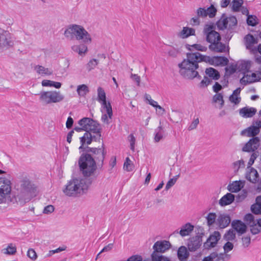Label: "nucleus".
Wrapping results in <instances>:
<instances>
[{
    "mask_svg": "<svg viewBox=\"0 0 261 261\" xmlns=\"http://www.w3.org/2000/svg\"><path fill=\"white\" fill-rule=\"evenodd\" d=\"M202 236L197 235L189 239L188 247L191 252L195 251L201 246L202 241Z\"/></svg>",
    "mask_w": 261,
    "mask_h": 261,
    "instance_id": "a211bd4d",
    "label": "nucleus"
},
{
    "mask_svg": "<svg viewBox=\"0 0 261 261\" xmlns=\"http://www.w3.org/2000/svg\"><path fill=\"white\" fill-rule=\"evenodd\" d=\"M213 101L214 102L220 101V108L223 107L224 106V101L223 98V95L221 93H217L214 95L213 97Z\"/></svg>",
    "mask_w": 261,
    "mask_h": 261,
    "instance_id": "a18cd8bd",
    "label": "nucleus"
},
{
    "mask_svg": "<svg viewBox=\"0 0 261 261\" xmlns=\"http://www.w3.org/2000/svg\"><path fill=\"white\" fill-rule=\"evenodd\" d=\"M55 208L52 205H48L45 206L43 210L44 214H50L54 211Z\"/></svg>",
    "mask_w": 261,
    "mask_h": 261,
    "instance_id": "0e129e2a",
    "label": "nucleus"
},
{
    "mask_svg": "<svg viewBox=\"0 0 261 261\" xmlns=\"http://www.w3.org/2000/svg\"><path fill=\"white\" fill-rule=\"evenodd\" d=\"M217 11V9L213 5H211L210 7L206 9V15L208 16L210 18L214 17L216 15Z\"/></svg>",
    "mask_w": 261,
    "mask_h": 261,
    "instance_id": "37998d69",
    "label": "nucleus"
},
{
    "mask_svg": "<svg viewBox=\"0 0 261 261\" xmlns=\"http://www.w3.org/2000/svg\"><path fill=\"white\" fill-rule=\"evenodd\" d=\"M234 195L230 193H227L224 195L219 201V204L224 206L231 204L234 200Z\"/></svg>",
    "mask_w": 261,
    "mask_h": 261,
    "instance_id": "b1692460",
    "label": "nucleus"
},
{
    "mask_svg": "<svg viewBox=\"0 0 261 261\" xmlns=\"http://www.w3.org/2000/svg\"><path fill=\"white\" fill-rule=\"evenodd\" d=\"M221 235L219 231H215L210 235L206 242L203 244V247L206 249H210L216 246L218 241L220 239Z\"/></svg>",
    "mask_w": 261,
    "mask_h": 261,
    "instance_id": "f3484780",
    "label": "nucleus"
},
{
    "mask_svg": "<svg viewBox=\"0 0 261 261\" xmlns=\"http://www.w3.org/2000/svg\"><path fill=\"white\" fill-rule=\"evenodd\" d=\"M65 36L68 39L81 41L84 44H90L92 42L90 34L83 27L71 24L64 31Z\"/></svg>",
    "mask_w": 261,
    "mask_h": 261,
    "instance_id": "20e7f679",
    "label": "nucleus"
},
{
    "mask_svg": "<svg viewBox=\"0 0 261 261\" xmlns=\"http://www.w3.org/2000/svg\"><path fill=\"white\" fill-rule=\"evenodd\" d=\"M0 50L8 49L14 45V40L11 35L8 32L0 34Z\"/></svg>",
    "mask_w": 261,
    "mask_h": 261,
    "instance_id": "4468645a",
    "label": "nucleus"
},
{
    "mask_svg": "<svg viewBox=\"0 0 261 261\" xmlns=\"http://www.w3.org/2000/svg\"><path fill=\"white\" fill-rule=\"evenodd\" d=\"M98 60L95 59H91L87 64L86 67L87 70L90 71L94 69L98 64Z\"/></svg>",
    "mask_w": 261,
    "mask_h": 261,
    "instance_id": "c03bdc74",
    "label": "nucleus"
},
{
    "mask_svg": "<svg viewBox=\"0 0 261 261\" xmlns=\"http://www.w3.org/2000/svg\"><path fill=\"white\" fill-rule=\"evenodd\" d=\"M200 57L198 52L187 53L186 59L178 65L180 74L187 79L192 80L195 77L200 79L201 76L197 70L199 68L198 63L201 62L202 60Z\"/></svg>",
    "mask_w": 261,
    "mask_h": 261,
    "instance_id": "f257e3e1",
    "label": "nucleus"
},
{
    "mask_svg": "<svg viewBox=\"0 0 261 261\" xmlns=\"http://www.w3.org/2000/svg\"><path fill=\"white\" fill-rule=\"evenodd\" d=\"M256 113V109L254 108L244 107L239 110L240 115L244 118L253 117Z\"/></svg>",
    "mask_w": 261,
    "mask_h": 261,
    "instance_id": "5701e85b",
    "label": "nucleus"
},
{
    "mask_svg": "<svg viewBox=\"0 0 261 261\" xmlns=\"http://www.w3.org/2000/svg\"><path fill=\"white\" fill-rule=\"evenodd\" d=\"M223 259V254H218L216 252L211 253L208 256L204 257L202 261H220Z\"/></svg>",
    "mask_w": 261,
    "mask_h": 261,
    "instance_id": "c756f323",
    "label": "nucleus"
},
{
    "mask_svg": "<svg viewBox=\"0 0 261 261\" xmlns=\"http://www.w3.org/2000/svg\"><path fill=\"white\" fill-rule=\"evenodd\" d=\"M40 101L45 105L57 103L62 101L64 96L59 91H42L39 94Z\"/></svg>",
    "mask_w": 261,
    "mask_h": 261,
    "instance_id": "6e6552de",
    "label": "nucleus"
},
{
    "mask_svg": "<svg viewBox=\"0 0 261 261\" xmlns=\"http://www.w3.org/2000/svg\"><path fill=\"white\" fill-rule=\"evenodd\" d=\"M213 25H210L204 29L206 34V40L210 43L209 49L215 53H224L226 51V45L221 42V37L219 33L213 29Z\"/></svg>",
    "mask_w": 261,
    "mask_h": 261,
    "instance_id": "7ed1b4c3",
    "label": "nucleus"
},
{
    "mask_svg": "<svg viewBox=\"0 0 261 261\" xmlns=\"http://www.w3.org/2000/svg\"><path fill=\"white\" fill-rule=\"evenodd\" d=\"M76 92L80 97H85L89 93V89L88 87L85 84L79 85L77 87Z\"/></svg>",
    "mask_w": 261,
    "mask_h": 261,
    "instance_id": "473e14b6",
    "label": "nucleus"
},
{
    "mask_svg": "<svg viewBox=\"0 0 261 261\" xmlns=\"http://www.w3.org/2000/svg\"><path fill=\"white\" fill-rule=\"evenodd\" d=\"M127 261H142V258L139 255H133L127 259Z\"/></svg>",
    "mask_w": 261,
    "mask_h": 261,
    "instance_id": "774afa93",
    "label": "nucleus"
},
{
    "mask_svg": "<svg viewBox=\"0 0 261 261\" xmlns=\"http://www.w3.org/2000/svg\"><path fill=\"white\" fill-rule=\"evenodd\" d=\"M250 226H251L250 230H251V233L253 234H256L258 233L261 230L260 228H258V227H256V224L255 223L254 224L250 225Z\"/></svg>",
    "mask_w": 261,
    "mask_h": 261,
    "instance_id": "680f3d73",
    "label": "nucleus"
},
{
    "mask_svg": "<svg viewBox=\"0 0 261 261\" xmlns=\"http://www.w3.org/2000/svg\"><path fill=\"white\" fill-rule=\"evenodd\" d=\"M3 253L7 254L13 255L16 252V248L13 244H10L7 248L3 250Z\"/></svg>",
    "mask_w": 261,
    "mask_h": 261,
    "instance_id": "58836bf2",
    "label": "nucleus"
},
{
    "mask_svg": "<svg viewBox=\"0 0 261 261\" xmlns=\"http://www.w3.org/2000/svg\"><path fill=\"white\" fill-rule=\"evenodd\" d=\"M216 214L214 213H210L206 217L207 225L210 226H212L216 221Z\"/></svg>",
    "mask_w": 261,
    "mask_h": 261,
    "instance_id": "79ce46f5",
    "label": "nucleus"
},
{
    "mask_svg": "<svg viewBox=\"0 0 261 261\" xmlns=\"http://www.w3.org/2000/svg\"><path fill=\"white\" fill-rule=\"evenodd\" d=\"M163 138V130L162 126H159L155 129V136L154 138L155 142H159Z\"/></svg>",
    "mask_w": 261,
    "mask_h": 261,
    "instance_id": "c9c22d12",
    "label": "nucleus"
},
{
    "mask_svg": "<svg viewBox=\"0 0 261 261\" xmlns=\"http://www.w3.org/2000/svg\"><path fill=\"white\" fill-rule=\"evenodd\" d=\"M130 79L136 83L138 86H140L141 82V78L140 76L137 74L131 73Z\"/></svg>",
    "mask_w": 261,
    "mask_h": 261,
    "instance_id": "13d9d810",
    "label": "nucleus"
},
{
    "mask_svg": "<svg viewBox=\"0 0 261 261\" xmlns=\"http://www.w3.org/2000/svg\"><path fill=\"white\" fill-rule=\"evenodd\" d=\"M200 58H201V62L204 61L208 63L211 65L214 66H225L228 63V60L225 57L215 56L211 57L210 56H203L200 53Z\"/></svg>",
    "mask_w": 261,
    "mask_h": 261,
    "instance_id": "9b49d317",
    "label": "nucleus"
},
{
    "mask_svg": "<svg viewBox=\"0 0 261 261\" xmlns=\"http://www.w3.org/2000/svg\"><path fill=\"white\" fill-rule=\"evenodd\" d=\"M248 192L245 189L243 190L237 196V202L243 201L247 196Z\"/></svg>",
    "mask_w": 261,
    "mask_h": 261,
    "instance_id": "8fccbe9b",
    "label": "nucleus"
},
{
    "mask_svg": "<svg viewBox=\"0 0 261 261\" xmlns=\"http://www.w3.org/2000/svg\"><path fill=\"white\" fill-rule=\"evenodd\" d=\"M170 247L171 244L169 241H161L156 242L153 246V249L155 251L164 253L169 249Z\"/></svg>",
    "mask_w": 261,
    "mask_h": 261,
    "instance_id": "6ab92c4d",
    "label": "nucleus"
},
{
    "mask_svg": "<svg viewBox=\"0 0 261 261\" xmlns=\"http://www.w3.org/2000/svg\"><path fill=\"white\" fill-rule=\"evenodd\" d=\"M85 145L84 146H85ZM82 151H85L86 152H91L93 159L100 162L101 166H102L103 164V161L106 154V151L104 147V145L102 144L101 148H91L88 146H84V148L80 149Z\"/></svg>",
    "mask_w": 261,
    "mask_h": 261,
    "instance_id": "9d476101",
    "label": "nucleus"
},
{
    "mask_svg": "<svg viewBox=\"0 0 261 261\" xmlns=\"http://www.w3.org/2000/svg\"><path fill=\"white\" fill-rule=\"evenodd\" d=\"M259 70L256 73H252L250 75L254 82L259 81L261 80V67Z\"/></svg>",
    "mask_w": 261,
    "mask_h": 261,
    "instance_id": "864d4df0",
    "label": "nucleus"
},
{
    "mask_svg": "<svg viewBox=\"0 0 261 261\" xmlns=\"http://www.w3.org/2000/svg\"><path fill=\"white\" fill-rule=\"evenodd\" d=\"M195 31L193 28L184 27L182 30L179 33V36L181 38H186L192 35H194Z\"/></svg>",
    "mask_w": 261,
    "mask_h": 261,
    "instance_id": "c85d7f7f",
    "label": "nucleus"
},
{
    "mask_svg": "<svg viewBox=\"0 0 261 261\" xmlns=\"http://www.w3.org/2000/svg\"><path fill=\"white\" fill-rule=\"evenodd\" d=\"M123 168L127 171H131L133 169V165L132 164V161L128 157L126 158L125 161L124 163Z\"/></svg>",
    "mask_w": 261,
    "mask_h": 261,
    "instance_id": "de8ad7c7",
    "label": "nucleus"
},
{
    "mask_svg": "<svg viewBox=\"0 0 261 261\" xmlns=\"http://www.w3.org/2000/svg\"><path fill=\"white\" fill-rule=\"evenodd\" d=\"M179 175L175 176L174 178H171L167 183L165 189L166 190H169L172 187L176 182L177 179Z\"/></svg>",
    "mask_w": 261,
    "mask_h": 261,
    "instance_id": "603ef678",
    "label": "nucleus"
},
{
    "mask_svg": "<svg viewBox=\"0 0 261 261\" xmlns=\"http://www.w3.org/2000/svg\"><path fill=\"white\" fill-rule=\"evenodd\" d=\"M194 226L190 223H187L181 227L179 233L182 237L188 236L193 230Z\"/></svg>",
    "mask_w": 261,
    "mask_h": 261,
    "instance_id": "cd10ccee",
    "label": "nucleus"
},
{
    "mask_svg": "<svg viewBox=\"0 0 261 261\" xmlns=\"http://www.w3.org/2000/svg\"><path fill=\"white\" fill-rule=\"evenodd\" d=\"M231 226L240 235L244 234L246 231V225L241 220H233L231 223Z\"/></svg>",
    "mask_w": 261,
    "mask_h": 261,
    "instance_id": "aec40b11",
    "label": "nucleus"
},
{
    "mask_svg": "<svg viewBox=\"0 0 261 261\" xmlns=\"http://www.w3.org/2000/svg\"><path fill=\"white\" fill-rule=\"evenodd\" d=\"M189 253L187 248L184 246H180L177 250V257L180 261H182L188 258Z\"/></svg>",
    "mask_w": 261,
    "mask_h": 261,
    "instance_id": "bb28decb",
    "label": "nucleus"
},
{
    "mask_svg": "<svg viewBox=\"0 0 261 261\" xmlns=\"http://www.w3.org/2000/svg\"><path fill=\"white\" fill-rule=\"evenodd\" d=\"M223 238L227 241L234 240L236 238V233L234 230L232 229L228 230L224 235Z\"/></svg>",
    "mask_w": 261,
    "mask_h": 261,
    "instance_id": "ea45409f",
    "label": "nucleus"
},
{
    "mask_svg": "<svg viewBox=\"0 0 261 261\" xmlns=\"http://www.w3.org/2000/svg\"><path fill=\"white\" fill-rule=\"evenodd\" d=\"M233 245L232 243L228 241L223 246L225 252H229L233 249Z\"/></svg>",
    "mask_w": 261,
    "mask_h": 261,
    "instance_id": "e2e57ef3",
    "label": "nucleus"
},
{
    "mask_svg": "<svg viewBox=\"0 0 261 261\" xmlns=\"http://www.w3.org/2000/svg\"><path fill=\"white\" fill-rule=\"evenodd\" d=\"M244 40L246 49L249 50L252 53H256V47L254 45L257 44V38H255L252 35L248 34L245 36Z\"/></svg>",
    "mask_w": 261,
    "mask_h": 261,
    "instance_id": "2eb2a0df",
    "label": "nucleus"
},
{
    "mask_svg": "<svg viewBox=\"0 0 261 261\" xmlns=\"http://www.w3.org/2000/svg\"><path fill=\"white\" fill-rule=\"evenodd\" d=\"M237 24V20L235 16H231L229 17H226L225 14L222 15L221 18L217 22L216 25L219 30H223L227 29L231 33V30H233Z\"/></svg>",
    "mask_w": 261,
    "mask_h": 261,
    "instance_id": "1a4fd4ad",
    "label": "nucleus"
},
{
    "mask_svg": "<svg viewBox=\"0 0 261 261\" xmlns=\"http://www.w3.org/2000/svg\"><path fill=\"white\" fill-rule=\"evenodd\" d=\"M252 212L255 215L261 214V204L256 202L251 205Z\"/></svg>",
    "mask_w": 261,
    "mask_h": 261,
    "instance_id": "49530a36",
    "label": "nucleus"
},
{
    "mask_svg": "<svg viewBox=\"0 0 261 261\" xmlns=\"http://www.w3.org/2000/svg\"><path fill=\"white\" fill-rule=\"evenodd\" d=\"M88 184L86 179L81 178H74L70 180L63 190L64 193L69 197H76L87 190Z\"/></svg>",
    "mask_w": 261,
    "mask_h": 261,
    "instance_id": "423d86ee",
    "label": "nucleus"
},
{
    "mask_svg": "<svg viewBox=\"0 0 261 261\" xmlns=\"http://www.w3.org/2000/svg\"><path fill=\"white\" fill-rule=\"evenodd\" d=\"M247 23L249 25L255 26L258 23V19L255 15H248L247 19Z\"/></svg>",
    "mask_w": 261,
    "mask_h": 261,
    "instance_id": "e433bc0d",
    "label": "nucleus"
},
{
    "mask_svg": "<svg viewBox=\"0 0 261 261\" xmlns=\"http://www.w3.org/2000/svg\"><path fill=\"white\" fill-rule=\"evenodd\" d=\"M244 186V181L236 180L229 184L227 186L228 190L231 193H237L241 190Z\"/></svg>",
    "mask_w": 261,
    "mask_h": 261,
    "instance_id": "412c9836",
    "label": "nucleus"
},
{
    "mask_svg": "<svg viewBox=\"0 0 261 261\" xmlns=\"http://www.w3.org/2000/svg\"><path fill=\"white\" fill-rule=\"evenodd\" d=\"M243 3V0H233L231 3V9L232 11L238 12Z\"/></svg>",
    "mask_w": 261,
    "mask_h": 261,
    "instance_id": "4c0bfd02",
    "label": "nucleus"
},
{
    "mask_svg": "<svg viewBox=\"0 0 261 261\" xmlns=\"http://www.w3.org/2000/svg\"><path fill=\"white\" fill-rule=\"evenodd\" d=\"M20 182L21 191L17 195V198L21 204H24L31 200L36 191V187L26 175H22Z\"/></svg>",
    "mask_w": 261,
    "mask_h": 261,
    "instance_id": "39448f33",
    "label": "nucleus"
},
{
    "mask_svg": "<svg viewBox=\"0 0 261 261\" xmlns=\"http://www.w3.org/2000/svg\"><path fill=\"white\" fill-rule=\"evenodd\" d=\"M244 221L248 223L249 224H254V216L251 214H247L244 217Z\"/></svg>",
    "mask_w": 261,
    "mask_h": 261,
    "instance_id": "3c124183",
    "label": "nucleus"
},
{
    "mask_svg": "<svg viewBox=\"0 0 261 261\" xmlns=\"http://www.w3.org/2000/svg\"><path fill=\"white\" fill-rule=\"evenodd\" d=\"M211 82V80L210 79L206 76H204V79L200 82V86L203 87H206Z\"/></svg>",
    "mask_w": 261,
    "mask_h": 261,
    "instance_id": "69168bd1",
    "label": "nucleus"
},
{
    "mask_svg": "<svg viewBox=\"0 0 261 261\" xmlns=\"http://www.w3.org/2000/svg\"><path fill=\"white\" fill-rule=\"evenodd\" d=\"M159 252L154 250L151 254L152 261H161L163 255H160L158 254Z\"/></svg>",
    "mask_w": 261,
    "mask_h": 261,
    "instance_id": "4d7b16f0",
    "label": "nucleus"
},
{
    "mask_svg": "<svg viewBox=\"0 0 261 261\" xmlns=\"http://www.w3.org/2000/svg\"><path fill=\"white\" fill-rule=\"evenodd\" d=\"M207 47L201 45L200 44H194L191 46L189 48V50L190 51H194L195 50L201 51H206L207 50Z\"/></svg>",
    "mask_w": 261,
    "mask_h": 261,
    "instance_id": "a19ab883",
    "label": "nucleus"
},
{
    "mask_svg": "<svg viewBox=\"0 0 261 261\" xmlns=\"http://www.w3.org/2000/svg\"><path fill=\"white\" fill-rule=\"evenodd\" d=\"M78 124L80 126H82L86 132L84 136L80 138L81 145L79 149L84 148L85 145L90 144L93 139L96 140V137L92 136L90 132L96 134L98 139H100V128L99 124L97 121L90 118L84 117L79 120Z\"/></svg>",
    "mask_w": 261,
    "mask_h": 261,
    "instance_id": "f03ea898",
    "label": "nucleus"
},
{
    "mask_svg": "<svg viewBox=\"0 0 261 261\" xmlns=\"http://www.w3.org/2000/svg\"><path fill=\"white\" fill-rule=\"evenodd\" d=\"M28 256L30 258L33 260H35L37 259V255L35 251V250L33 249H29L27 252Z\"/></svg>",
    "mask_w": 261,
    "mask_h": 261,
    "instance_id": "5fc2aeb1",
    "label": "nucleus"
},
{
    "mask_svg": "<svg viewBox=\"0 0 261 261\" xmlns=\"http://www.w3.org/2000/svg\"><path fill=\"white\" fill-rule=\"evenodd\" d=\"M35 70L36 72L42 75H51L53 74V71L49 70L47 68H45L44 67L41 65H36L35 67Z\"/></svg>",
    "mask_w": 261,
    "mask_h": 261,
    "instance_id": "72a5a7b5",
    "label": "nucleus"
},
{
    "mask_svg": "<svg viewBox=\"0 0 261 261\" xmlns=\"http://www.w3.org/2000/svg\"><path fill=\"white\" fill-rule=\"evenodd\" d=\"M98 101L101 103L102 107L106 109L110 118H112L113 115L112 109L110 102L106 101V93L100 87L97 88Z\"/></svg>",
    "mask_w": 261,
    "mask_h": 261,
    "instance_id": "ddd939ff",
    "label": "nucleus"
},
{
    "mask_svg": "<svg viewBox=\"0 0 261 261\" xmlns=\"http://www.w3.org/2000/svg\"><path fill=\"white\" fill-rule=\"evenodd\" d=\"M205 73L210 77H211L215 80H218L220 76L219 72L216 69L212 67L206 68L205 70Z\"/></svg>",
    "mask_w": 261,
    "mask_h": 261,
    "instance_id": "2f4dec72",
    "label": "nucleus"
},
{
    "mask_svg": "<svg viewBox=\"0 0 261 261\" xmlns=\"http://www.w3.org/2000/svg\"><path fill=\"white\" fill-rule=\"evenodd\" d=\"M244 162L243 160L237 161L232 164L233 169L236 172L238 171L240 168L244 167Z\"/></svg>",
    "mask_w": 261,
    "mask_h": 261,
    "instance_id": "09e8293b",
    "label": "nucleus"
},
{
    "mask_svg": "<svg viewBox=\"0 0 261 261\" xmlns=\"http://www.w3.org/2000/svg\"><path fill=\"white\" fill-rule=\"evenodd\" d=\"M260 139L257 137H253L246 143L243 147L242 150L245 152L254 151L259 146Z\"/></svg>",
    "mask_w": 261,
    "mask_h": 261,
    "instance_id": "dca6fc26",
    "label": "nucleus"
},
{
    "mask_svg": "<svg viewBox=\"0 0 261 261\" xmlns=\"http://www.w3.org/2000/svg\"><path fill=\"white\" fill-rule=\"evenodd\" d=\"M258 174L256 169L251 168L249 172L246 174V178L252 183H255L258 179Z\"/></svg>",
    "mask_w": 261,
    "mask_h": 261,
    "instance_id": "a878e982",
    "label": "nucleus"
},
{
    "mask_svg": "<svg viewBox=\"0 0 261 261\" xmlns=\"http://www.w3.org/2000/svg\"><path fill=\"white\" fill-rule=\"evenodd\" d=\"M226 70L228 71L230 74H232L238 70L237 63L235 65H230L226 68Z\"/></svg>",
    "mask_w": 261,
    "mask_h": 261,
    "instance_id": "bf43d9fd",
    "label": "nucleus"
},
{
    "mask_svg": "<svg viewBox=\"0 0 261 261\" xmlns=\"http://www.w3.org/2000/svg\"><path fill=\"white\" fill-rule=\"evenodd\" d=\"M79 165L80 171L84 177H90L93 175L96 169V162L91 154L83 153L79 160Z\"/></svg>",
    "mask_w": 261,
    "mask_h": 261,
    "instance_id": "0eeeda50",
    "label": "nucleus"
},
{
    "mask_svg": "<svg viewBox=\"0 0 261 261\" xmlns=\"http://www.w3.org/2000/svg\"><path fill=\"white\" fill-rule=\"evenodd\" d=\"M128 139L130 142V149L133 151L135 149V141L136 139L134 137V136L133 134H130L128 136Z\"/></svg>",
    "mask_w": 261,
    "mask_h": 261,
    "instance_id": "052dcab7",
    "label": "nucleus"
},
{
    "mask_svg": "<svg viewBox=\"0 0 261 261\" xmlns=\"http://www.w3.org/2000/svg\"><path fill=\"white\" fill-rule=\"evenodd\" d=\"M42 85L44 87H54L57 89H59L61 88L62 84L60 82L44 80L42 81Z\"/></svg>",
    "mask_w": 261,
    "mask_h": 261,
    "instance_id": "f704fd0d",
    "label": "nucleus"
},
{
    "mask_svg": "<svg viewBox=\"0 0 261 261\" xmlns=\"http://www.w3.org/2000/svg\"><path fill=\"white\" fill-rule=\"evenodd\" d=\"M197 15L199 17H205L207 16L206 9L204 8H199L197 10Z\"/></svg>",
    "mask_w": 261,
    "mask_h": 261,
    "instance_id": "6e6d98bb",
    "label": "nucleus"
},
{
    "mask_svg": "<svg viewBox=\"0 0 261 261\" xmlns=\"http://www.w3.org/2000/svg\"><path fill=\"white\" fill-rule=\"evenodd\" d=\"M229 100L236 105L238 104L241 101V97L231 95L229 97Z\"/></svg>",
    "mask_w": 261,
    "mask_h": 261,
    "instance_id": "338daca9",
    "label": "nucleus"
},
{
    "mask_svg": "<svg viewBox=\"0 0 261 261\" xmlns=\"http://www.w3.org/2000/svg\"><path fill=\"white\" fill-rule=\"evenodd\" d=\"M0 184H2L0 187V203H2L4 199L11 193V182L9 179L1 177Z\"/></svg>",
    "mask_w": 261,
    "mask_h": 261,
    "instance_id": "f8f14e48",
    "label": "nucleus"
},
{
    "mask_svg": "<svg viewBox=\"0 0 261 261\" xmlns=\"http://www.w3.org/2000/svg\"><path fill=\"white\" fill-rule=\"evenodd\" d=\"M238 70L243 73L248 72L251 68V62L242 61L237 63Z\"/></svg>",
    "mask_w": 261,
    "mask_h": 261,
    "instance_id": "393cba45",
    "label": "nucleus"
},
{
    "mask_svg": "<svg viewBox=\"0 0 261 261\" xmlns=\"http://www.w3.org/2000/svg\"><path fill=\"white\" fill-rule=\"evenodd\" d=\"M230 221V218L228 215H220L217 219V224L220 228H224L228 226Z\"/></svg>",
    "mask_w": 261,
    "mask_h": 261,
    "instance_id": "4be33fe9",
    "label": "nucleus"
},
{
    "mask_svg": "<svg viewBox=\"0 0 261 261\" xmlns=\"http://www.w3.org/2000/svg\"><path fill=\"white\" fill-rule=\"evenodd\" d=\"M71 48L73 51L78 53L81 56L86 54L88 51V47L85 44L74 45L72 46Z\"/></svg>",
    "mask_w": 261,
    "mask_h": 261,
    "instance_id": "7c9ffc66",
    "label": "nucleus"
}]
</instances>
